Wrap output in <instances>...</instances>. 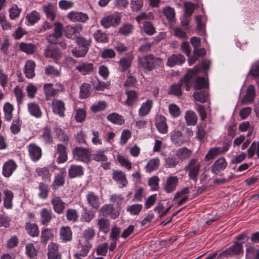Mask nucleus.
Segmentation results:
<instances>
[{
	"mask_svg": "<svg viewBox=\"0 0 259 259\" xmlns=\"http://www.w3.org/2000/svg\"><path fill=\"white\" fill-rule=\"evenodd\" d=\"M17 167L16 163L12 159H10L4 163L2 174L6 178L11 176Z\"/></svg>",
	"mask_w": 259,
	"mask_h": 259,
	"instance_id": "2eb2a0df",
	"label": "nucleus"
},
{
	"mask_svg": "<svg viewBox=\"0 0 259 259\" xmlns=\"http://www.w3.org/2000/svg\"><path fill=\"white\" fill-rule=\"evenodd\" d=\"M190 193L188 187H185L181 191H178L175 195L174 200L177 201L178 205H181L186 202L188 199V194Z\"/></svg>",
	"mask_w": 259,
	"mask_h": 259,
	"instance_id": "a211bd4d",
	"label": "nucleus"
},
{
	"mask_svg": "<svg viewBox=\"0 0 259 259\" xmlns=\"http://www.w3.org/2000/svg\"><path fill=\"white\" fill-rule=\"evenodd\" d=\"M160 165V160L158 157L151 159L145 166V169L147 172L152 171L158 169Z\"/></svg>",
	"mask_w": 259,
	"mask_h": 259,
	"instance_id": "49530a36",
	"label": "nucleus"
},
{
	"mask_svg": "<svg viewBox=\"0 0 259 259\" xmlns=\"http://www.w3.org/2000/svg\"><path fill=\"white\" fill-rule=\"evenodd\" d=\"M162 64L163 61L161 59L154 57L152 55L139 57L138 60V68L142 69L145 72L151 71Z\"/></svg>",
	"mask_w": 259,
	"mask_h": 259,
	"instance_id": "7ed1b4c3",
	"label": "nucleus"
},
{
	"mask_svg": "<svg viewBox=\"0 0 259 259\" xmlns=\"http://www.w3.org/2000/svg\"><path fill=\"white\" fill-rule=\"evenodd\" d=\"M99 215L104 217L109 216L111 219H115L119 215V212L114 209L112 204H105L99 210Z\"/></svg>",
	"mask_w": 259,
	"mask_h": 259,
	"instance_id": "9d476101",
	"label": "nucleus"
},
{
	"mask_svg": "<svg viewBox=\"0 0 259 259\" xmlns=\"http://www.w3.org/2000/svg\"><path fill=\"white\" fill-rule=\"evenodd\" d=\"M40 222L43 225L47 226L51 222L52 219V212L51 210L44 208L40 211Z\"/></svg>",
	"mask_w": 259,
	"mask_h": 259,
	"instance_id": "473e14b6",
	"label": "nucleus"
},
{
	"mask_svg": "<svg viewBox=\"0 0 259 259\" xmlns=\"http://www.w3.org/2000/svg\"><path fill=\"white\" fill-rule=\"evenodd\" d=\"M182 78L180 80V83L177 84H174L170 86V89L168 92L170 94H174L176 96H179L182 95L181 88L182 84H184V81L181 82Z\"/></svg>",
	"mask_w": 259,
	"mask_h": 259,
	"instance_id": "6e6d98bb",
	"label": "nucleus"
},
{
	"mask_svg": "<svg viewBox=\"0 0 259 259\" xmlns=\"http://www.w3.org/2000/svg\"><path fill=\"white\" fill-rule=\"evenodd\" d=\"M94 37L98 42L105 43L108 40L107 34L100 30H98L94 33Z\"/></svg>",
	"mask_w": 259,
	"mask_h": 259,
	"instance_id": "052dcab7",
	"label": "nucleus"
},
{
	"mask_svg": "<svg viewBox=\"0 0 259 259\" xmlns=\"http://www.w3.org/2000/svg\"><path fill=\"white\" fill-rule=\"evenodd\" d=\"M107 119L112 123L118 125H122L124 123V119L122 116L116 113L109 114Z\"/></svg>",
	"mask_w": 259,
	"mask_h": 259,
	"instance_id": "de8ad7c7",
	"label": "nucleus"
},
{
	"mask_svg": "<svg viewBox=\"0 0 259 259\" xmlns=\"http://www.w3.org/2000/svg\"><path fill=\"white\" fill-rule=\"evenodd\" d=\"M54 32L47 37L48 41L52 44H56L57 39L62 36L63 25L62 24L56 22L55 23Z\"/></svg>",
	"mask_w": 259,
	"mask_h": 259,
	"instance_id": "dca6fc26",
	"label": "nucleus"
},
{
	"mask_svg": "<svg viewBox=\"0 0 259 259\" xmlns=\"http://www.w3.org/2000/svg\"><path fill=\"white\" fill-rule=\"evenodd\" d=\"M99 231L107 234L110 230V221L109 219L103 217L99 218L97 223Z\"/></svg>",
	"mask_w": 259,
	"mask_h": 259,
	"instance_id": "bb28decb",
	"label": "nucleus"
},
{
	"mask_svg": "<svg viewBox=\"0 0 259 259\" xmlns=\"http://www.w3.org/2000/svg\"><path fill=\"white\" fill-rule=\"evenodd\" d=\"M14 110L13 106L9 102H7L4 105L3 110L5 114L4 118L6 120L10 121L12 119Z\"/></svg>",
	"mask_w": 259,
	"mask_h": 259,
	"instance_id": "a18cd8bd",
	"label": "nucleus"
},
{
	"mask_svg": "<svg viewBox=\"0 0 259 259\" xmlns=\"http://www.w3.org/2000/svg\"><path fill=\"white\" fill-rule=\"evenodd\" d=\"M26 19L28 25H32L40 19V15L36 11L33 10L26 15Z\"/></svg>",
	"mask_w": 259,
	"mask_h": 259,
	"instance_id": "37998d69",
	"label": "nucleus"
},
{
	"mask_svg": "<svg viewBox=\"0 0 259 259\" xmlns=\"http://www.w3.org/2000/svg\"><path fill=\"white\" fill-rule=\"evenodd\" d=\"M27 109L29 114L36 118L42 117V113L38 104L35 102H30L27 104Z\"/></svg>",
	"mask_w": 259,
	"mask_h": 259,
	"instance_id": "4be33fe9",
	"label": "nucleus"
},
{
	"mask_svg": "<svg viewBox=\"0 0 259 259\" xmlns=\"http://www.w3.org/2000/svg\"><path fill=\"white\" fill-rule=\"evenodd\" d=\"M44 91L47 101L50 100L52 97H54L58 94V92L56 89L53 88L52 83H46L44 85Z\"/></svg>",
	"mask_w": 259,
	"mask_h": 259,
	"instance_id": "72a5a7b5",
	"label": "nucleus"
},
{
	"mask_svg": "<svg viewBox=\"0 0 259 259\" xmlns=\"http://www.w3.org/2000/svg\"><path fill=\"white\" fill-rule=\"evenodd\" d=\"M155 125L160 133L165 134L167 133L168 126L166 122V119L163 116L159 115L157 116Z\"/></svg>",
	"mask_w": 259,
	"mask_h": 259,
	"instance_id": "5701e85b",
	"label": "nucleus"
},
{
	"mask_svg": "<svg viewBox=\"0 0 259 259\" xmlns=\"http://www.w3.org/2000/svg\"><path fill=\"white\" fill-rule=\"evenodd\" d=\"M80 245L81 249L79 251L74 255L76 259H81L80 256H86L92 246V244L89 241L85 242L83 245L80 243Z\"/></svg>",
	"mask_w": 259,
	"mask_h": 259,
	"instance_id": "4c0bfd02",
	"label": "nucleus"
},
{
	"mask_svg": "<svg viewBox=\"0 0 259 259\" xmlns=\"http://www.w3.org/2000/svg\"><path fill=\"white\" fill-rule=\"evenodd\" d=\"M199 71L197 67L188 71L181 82L184 81V85L187 91H189L194 84V88L196 90L207 88L208 86V82L203 77H196V74Z\"/></svg>",
	"mask_w": 259,
	"mask_h": 259,
	"instance_id": "f257e3e1",
	"label": "nucleus"
},
{
	"mask_svg": "<svg viewBox=\"0 0 259 259\" xmlns=\"http://www.w3.org/2000/svg\"><path fill=\"white\" fill-rule=\"evenodd\" d=\"M76 69L82 75L88 74L93 71V64L91 63H82L77 66Z\"/></svg>",
	"mask_w": 259,
	"mask_h": 259,
	"instance_id": "ea45409f",
	"label": "nucleus"
},
{
	"mask_svg": "<svg viewBox=\"0 0 259 259\" xmlns=\"http://www.w3.org/2000/svg\"><path fill=\"white\" fill-rule=\"evenodd\" d=\"M255 153L256 154L257 158L259 159V141L253 142L247 149V157L249 158H251Z\"/></svg>",
	"mask_w": 259,
	"mask_h": 259,
	"instance_id": "603ef678",
	"label": "nucleus"
},
{
	"mask_svg": "<svg viewBox=\"0 0 259 259\" xmlns=\"http://www.w3.org/2000/svg\"><path fill=\"white\" fill-rule=\"evenodd\" d=\"M81 30V27L79 25H67L64 29L65 35L67 37L71 39L76 36Z\"/></svg>",
	"mask_w": 259,
	"mask_h": 259,
	"instance_id": "aec40b11",
	"label": "nucleus"
},
{
	"mask_svg": "<svg viewBox=\"0 0 259 259\" xmlns=\"http://www.w3.org/2000/svg\"><path fill=\"white\" fill-rule=\"evenodd\" d=\"M35 64L33 61L28 60L26 62L24 72L27 78H32L35 76Z\"/></svg>",
	"mask_w": 259,
	"mask_h": 259,
	"instance_id": "2f4dec72",
	"label": "nucleus"
},
{
	"mask_svg": "<svg viewBox=\"0 0 259 259\" xmlns=\"http://www.w3.org/2000/svg\"><path fill=\"white\" fill-rule=\"evenodd\" d=\"M93 89L97 91H103L108 89L110 85L109 81L103 82L97 78H93L91 81Z\"/></svg>",
	"mask_w": 259,
	"mask_h": 259,
	"instance_id": "a19ab883",
	"label": "nucleus"
},
{
	"mask_svg": "<svg viewBox=\"0 0 259 259\" xmlns=\"http://www.w3.org/2000/svg\"><path fill=\"white\" fill-rule=\"evenodd\" d=\"M200 162L195 158L191 159L184 169L188 172L189 178L195 182L198 180V176L201 167Z\"/></svg>",
	"mask_w": 259,
	"mask_h": 259,
	"instance_id": "20e7f679",
	"label": "nucleus"
},
{
	"mask_svg": "<svg viewBox=\"0 0 259 259\" xmlns=\"http://www.w3.org/2000/svg\"><path fill=\"white\" fill-rule=\"evenodd\" d=\"M117 159L122 167H124L127 170L132 169V162L129 160L128 158L118 154L117 155Z\"/></svg>",
	"mask_w": 259,
	"mask_h": 259,
	"instance_id": "4d7b16f0",
	"label": "nucleus"
},
{
	"mask_svg": "<svg viewBox=\"0 0 259 259\" xmlns=\"http://www.w3.org/2000/svg\"><path fill=\"white\" fill-rule=\"evenodd\" d=\"M27 233L31 237L38 236L39 233L38 228L35 224L28 223L25 225Z\"/></svg>",
	"mask_w": 259,
	"mask_h": 259,
	"instance_id": "3c124183",
	"label": "nucleus"
},
{
	"mask_svg": "<svg viewBox=\"0 0 259 259\" xmlns=\"http://www.w3.org/2000/svg\"><path fill=\"white\" fill-rule=\"evenodd\" d=\"M179 184V179L177 176H169L164 184L163 189L167 193H171L176 190Z\"/></svg>",
	"mask_w": 259,
	"mask_h": 259,
	"instance_id": "4468645a",
	"label": "nucleus"
},
{
	"mask_svg": "<svg viewBox=\"0 0 259 259\" xmlns=\"http://www.w3.org/2000/svg\"><path fill=\"white\" fill-rule=\"evenodd\" d=\"M227 165V162L224 157L217 159L211 167V171L214 175H218L220 172L224 170Z\"/></svg>",
	"mask_w": 259,
	"mask_h": 259,
	"instance_id": "6ab92c4d",
	"label": "nucleus"
},
{
	"mask_svg": "<svg viewBox=\"0 0 259 259\" xmlns=\"http://www.w3.org/2000/svg\"><path fill=\"white\" fill-rule=\"evenodd\" d=\"M95 215V213L93 211L89 210L84 207L81 214L80 221L83 223H89L94 218Z\"/></svg>",
	"mask_w": 259,
	"mask_h": 259,
	"instance_id": "c03bdc74",
	"label": "nucleus"
},
{
	"mask_svg": "<svg viewBox=\"0 0 259 259\" xmlns=\"http://www.w3.org/2000/svg\"><path fill=\"white\" fill-rule=\"evenodd\" d=\"M44 11L47 18L53 21L56 17V11L54 6L51 4L44 7Z\"/></svg>",
	"mask_w": 259,
	"mask_h": 259,
	"instance_id": "09e8293b",
	"label": "nucleus"
},
{
	"mask_svg": "<svg viewBox=\"0 0 259 259\" xmlns=\"http://www.w3.org/2000/svg\"><path fill=\"white\" fill-rule=\"evenodd\" d=\"M107 107V104L105 101H101L94 104L91 107V111L94 113L104 110Z\"/></svg>",
	"mask_w": 259,
	"mask_h": 259,
	"instance_id": "774afa93",
	"label": "nucleus"
},
{
	"mask_svg": "<svg viewBox=\"0 0 259 259\" xmlns=\"http://www.w3.org/2000/svg\"><path fill=\"white\" fill-rule=\"evenodd\" d=\"M3 193L4 194L3 198L4 206L6 209H11L13 207L14 194L11 191L7 189L4 190Z\"/></svg>",
	"mask_w": 259,
	"mask_h": 259,
	"instance_id": "c756f323",
	"label": "nucleus"
},
{
	"mask_svg": "<svg viewBox=\"0 0 259 259\" xmlns=\"http://www.w3.org/2000/svg\"><path fill=\"white\" fill-rule=\"evenodd\" d=\"M154 18L151 12L141 13L136 17L135 19L139 24H142L141 30L148 35L154 34L156 31L155 28L151 22Z\"/></svg>",
	"mask_w": 259,
	"mask_h": 259,
	"instance_id": "f03ea898",
	"label": "nucleus"
},
{
	"mask_svg": "<svg viewBox=\"0 0 259 259\" xmlns=\"http://www.w3.org/2000/svg\"><path fill=\"white\" fill-rule=\"evenodd\" d=\"M53 237V233L52 231L48 228H44L42 229L41 233V241L45 243H46L48 241Z\"/></svg>",
	"mask_w": 259,
	"mask_h": 259,
	"instance_id": "0e129e2a",
	"label": "nucleus"
},
{
	"mask_svg": "<svg viewBox=\"0 0 259 259\" xmlns=\"http://www.w3.org/2000/svg\"><path fill=\"white\" fill-rule=\"evenodd\" d=\"M194 100L201 103L206 102L208 98L207 91H203L201 92H195L193 95Z\"/></svg>",
	"mask_w": 259,
	"mask_h": 259,
	"instance_id": "5fc2aeb1",
	"label": "nucleus"
},
{
	"mask_svg": "<svg viewBox=\"0 0 259 259\" xmlns=\"http://www.w3.org/2000/svg\"><path fill=\"white\" fill-rule=\"evenodd\" d=\"M86 200L88 205L95 210L98 209L102 204L99 196L92 191L89 192L87 194Z\"/></svg>",
	"mask_w": 259,
	"mask_h": 259,
	"instance_id": "f8f14e48",
	"label": "nucleus"
},
{
	"mask_svg": "<svg viewBox=\"0 0 259 259\" xmlns=\"http://www.w3.org/2000/svg\"><path fill=\"white\" fill-rule=\"evenodd\" d=\"M112 178L120 188L125 187L128 184L126 174L120 170H113Z\"/></svg>",
	"mask_w": 259,
	"mask_h": 259,
	"instance_id": "9b49d317",
	"label": "nucleus"
},
{
	"mask_svg": "<svg viewBox=\"0 0 259 259\" xmlns=\"http://www.w3.org/2000/svg\"><path fill=\"white\" fill-rule=\"evenodd\" d=\"M27 149L30 159L33 161H37L42 156L41 149L35 143H31L28 145Z\"/></svg>",
	"mask_w": 259,
	"mask_h": 259,
	"instance_id": "ddd939ff",
	"label": "nucleus"
},
{
	"mask_svg": "<svg viewBox=\"0 0 259 259\" xmlns=\"http://www.w3.org/2000/svg\"><path fill=\"white\" fill-rule=\"evenodd\" d=\"M51 204L54 211L57 214H62L65 208V202L59 196L54 195L51 199Z\"/></svg>",
	"mask_w": 259,
	"mask_h": 259,
	"instance_id": "f3484780",
	"label": "nucleus"
},
{
	"mask_svg": "<svg viewBox=\"0 0 259 259\" xmlns=\"http://www.w3.org/2000/svg\"><path fill=\"white\" fill-rule=\"evenodd\" d=\"M255 97V89L253 85H249L246 90V93L241 100L242 104L252 103Z\"/></svg>",
	"mask_w": 259,
	"mask_h": 259,
	"instance_id": "cd10ccee",
	"label": "nucleus"
},
{
	"mask_svg": "<svg viewBox=\"0 0 259 259\" xmlns=\"http://www.w3.org/2000/svg\"><path fill=\"white\" fill-rule=\"evenodd\" d=\"M48 259H61V255L58 251V246L54 243L51 242L48 245Z\"/></svg>",
	"mask_w": 259,
	"mask_h": 259,
	"instance_id": "393cba45",
	"label": "nucleus"
},
{
	"mask_svg": "<svg viewBox=\"0 0 259 259\" xmlns=\"http://www.w3.org/2000/svg\"><path fill=\"white\" fill-rule=\"evenodd\" d=\"M134 29V26L131 24H123L119 29L118 32L123 35L131 34Z\"/></svg>",
	"mask_w": 259,
	"mask_h": 259,
	"instance_id": "338daca9",
	"label": "nucleus"
},
{
	"mask_svg": "<svg viewBox=\"0 0 259 259\" xmlns=\"http://www.w3.org/2000/svg\"><path fill=\"white\" fill-rule=\"evenodd\" d=\"M56 149V154L58 155L57 158V162L62 163L66 161L68 158L66 147L63 144H59L57 145Z\"/></svg>",
	"mask_w": 259,
	"mask_h": 259,
	"instance_id": "412c9836",
	"label": "nucleus"
},
{
	"mask_svg": "<svg viewBox=\"0 0 259 259\" xmlns=\"http://www.w3.org/2000/svg\"><path fill=\"white\" fill-rule=\"evenodd\" d=\"M38 196L39 198L46 199L48 196L49 186L47 184L40 183L38 185Z\"/></svg>",
	"mask_w": 259,
	"mask_h": 259,
	"instance_id": "bf43d9fd",
	"label": "nucleus"
},
{
	"mask_svg": "<svg viewBox=\"0 0 259 259\" xmlns=\"http://www.w3.org/2000/svg\"><path fill=\"white\" fill-rule=\"evenodd\" d=\"M66 217L68 221L74 223L77 221L79 215L76 209L70 208L66 210Z\"/></svg>",
	"mask_w": 259,
	"mask_h": 259,
	"instance_id": "13d9d810",
	"label": "nucleus"
},
{
	"mask_svg": "<svg viewBox=\"0 0 259 259\" xmlns=\"http://www.w3.org/2000/svg\"><path fill=\"white\" fill-rule=\"evenodd\" d=\"M185 61V58L181 54H173L167 59L166 65L173 67L176 65H181Z\"/></svg>",
	"mask_w": 259,
	"mask_h": 259,
	"instance_id": "b1692460",
	"label": "nucleus"
},
{
	"mask_svg": "<svg viewBox=\"0 0 259 259\" xmlns=\"http://www.w3.org/2000/svg\"><path fill=\"white\" fill-rule=\"evenodd\" d=\"M183 134L181 131H175L171 133V141L175 145H180L185 143L182 139Z\"/></svg>",
	"mask_w": 259,
	"mask_h": 259,
	"instance_id": "8fccbe9b",
	"label": "nucleus"
},
{
	"mask_svg": "<svg viewBox=\"0 0 259 259\" xmlns=\"http://www.w3.org/2000/svg\"><path fill=\"white\" fill-rule=\"evenodd\" d=\"M35 46L32 44H26L21 42L20 44V49L27 54H32L35 51Z\"/></svg>",
	"mask_w": 259,
	"mask_h": 259,
	"instance_id": "e2e57ef3",
	"label": "nucleus"
},
{
	"mask_svg": "<svg viewBox=\"0 0 259 259\" xmlns=\"http://www.w3.org/2000/svg\"><path fill=\"white\" fill-rule=\"evenodd\" d=\"M185 119L188 125H195L197 121V116L196 113L192 110H188L185 115Z\"/></svg>",
	"mask_w": 259,
	"mask_h": 259,
	"instance_id": "79ce46f5",
	"label": "nucleus"
},
{
	"mask_svg": "<svg viewBox=\"0 0 259 259\" xmlns=\"http://www.w3.org/2000/svg\"><path fill=\"white\" fill-rule=\"evenodd\" d=\"M52 112L54 114L63 118L65 116L66 110L65 103L59 99H54L51 104Z\"/></svg>",
	"mask_w": 259,
	"mask_h": 259,
	"instance_id": "6e6552de",
	"label": "nucleus"
},
{
	"mask_svg": "<svg viewBox=\"0 0 259 259\" xmlns=\"http://www.w3.org/2000/svg\"><path fill=\"white\" fill-rule=\"evenodd\" d=\"M125 94L127 96V98L124 102L125 105L128 106H131L137 102L138 98V94L137 92L133 90H128L126 91Z\"/></svg>",
	"mask_w": 259,
	"mask_h": 259,
	"instance_id": "e433bc0d",
	"label": "nucleus"
},
{
	"mask_svg": "<svg viewBox=\"0 0 259 259\" xmlns=\"http://www.w3.org/2000/svg\"><path fill=\"white\" fill-rule=\"evenodd\" d=\"M225 251L229 256L239 254L243 252L242 242L237 241Z\"/></svg>",
	"mask_w": 259,
	"mask_h": 259,
	"instance_id": "f704fd0d",
	"label": "nucleus"
},
{
	"mask_svg": "<svg viewBox=\"0 0 259 259\" xmlns=\"http://www.w3.org/2000/svg\"><path fill=\"white\" fill-rule=\"evenodd\" d=\"M73 157L74 159L88 163L91 160V152L88 148L77 147L72 150Z\"/></svg>",
	"mask_w": 259,
	"mask_h": 259,
	"instance_id": "39448f33",
	"label": "nucleus"
},
{
	"mask_svg": "<svg viewBox=\"0 0 259 259\" xmlns=\"http://www.w3.org/2000/svg\"><path fill=\"white\" fill-rule=\"evenodd\" d=\"M83 175V167L78 165H71L68 169V177L70 178H74L80 177Z\"/></svg>",
	"mask_w": 259,
	"mask_h": 259,
	"instance_id": "c85d7f7f",
	"label": "nucleus"
},
{
	"mask_svg": "<svg viewBox=\"0 0 259 259\" xmlns=\"http://www.w3.org/2000/svg\"><path fill=\"white\" fill-rule=\"evenodd\" d=\"M121 20L120 14L115 13L104 16L101 20V24L105 28L116 27L119 25Z\"/></svg>",
	"mask_w": 259,
	"mask_h": 259,
	"instance_id": "423d86ee",
	"label": "nucleus"
},
{
	"mask_svg": "<svg viewBox=\"0 0 259 259\" xmlns=\"http://www.w3.org/2000/svg\"><path fill=\"white\" fill-rule=\"evenodd\" d=\"M86 117L85 109L76 108L74 109V118L77 122H82Z\"/></svg>",
	"mask_w": 259,
	"mask_h": 259,
	"instance_id": "864d4df0",
	"label": "nucleus"
},
{
	"mask_svg": "<svg viewBox=\"0 0 259 259\" xmlns=\"http://www.w3.org/2000/svg\"><path fill=\"white\" fill-rule=\"evenodd\" d=\"M153 106V101L147 100L145 102L143 103L139 110V115L144 117L148 115Z\"/></svg>",
	"mask_w": 259,
	"mask_h": 259,
	"instance_id": "c9c22d12",
	"label": "nucleus"
},
{
	"mask_svg": "<svg viewBox=\"0 0 259 259\" xmlns=\"http://www.w3.org/2000/svg\"><path fill=\"white\" fill-rule=\"evenodd\" d=\"M66 171L64 170H61L59 173L55 174L54 180L52 184L53 189H57L58 187L63 185L65 182V177Z\"/></svg>",
	"mask_w": 259,
	"mask_h": 259,
	"instance_id": "a878e982",
	"label": "nucleus"
},
{
	"mask_svg": "<svg viewBox=\"0 0 259 259\" xmlns=\"http://www.w3.org/2000/svg\"><path fill=\"white\" fill-rule=\"evenodd\" d=\"M142 208L143 206L142 204H135L127 206L126 211L131 215H138L141 212Z\"/></svg>",
	"mask_w": 259,
	"mask_h": 259,
	"instance_id": "680f3d73",
	"label": "nucleus"
},
{
	"mask_svg": "<svg viewBox=\"0 0 259 259\" xmlns=\"http://www.w3.org/2000/svg\"><path fill=\"white\" fill-rule=\"evenodd\" d=\"M44 55L46 58L52 59L56 63H58L62 57V53L60 49L53 45H48L46 48Z\"/></svg>",
	"mask_w": 259,
	"mask_h": 259,
	"instance_id": "0eeeda50",
	"label": "nucleus"
},
{
	"mask_svg": "<svg viewBox=\"0 0 259 259\" xmlns=\"http://www.w3.org/2000/svg\"><path fill=\"white\" fill-rule=\"evenodd\" d=\"M67 18L73 22L85 23L89 17L87 14L78 11H71L67 14Z\"/></svg>",
	"mask_w": 259,
	"mask_h": 259,
	"instance_id": "1a4fd4ad",
	"label": "nucleus"
},
{
	"mask_svg": "<svg viewBox=\"0 0 259 259\" xmlns=\"http://www.w3.org/2000/svg\"><path fill=\"white\" fill-rule=\"evenodd\" d=\"M192 154V151L186 147L178 149L176 152V155L179 159L183 161L188 159Z\"/></svg>",
	"mask_w": 259,
	"mask_h": 259,
	"instance_id": "7c9ffc66",
	"label": "nucleus"
},
{
	"mask_svg": "<svg viewBox=\"0 0 259 259\" xmlns=\"http://www.w3.org/2000/svg\"><path fill=\"white\" fill-rule=\"evenodd\" d=\"M163 12L164 15L169 21H174L175 18V12L174 8L170 7H164L163 9Z\"/></svg>",
	"mask_w": 259,
	"mask_h": 259,
	"instance_id": "69168bd1",
	"label": "nucleus"
},
{
	"mask_svg": "<svg viewBox=\"0 0 259 259\" xmlns=\"http://www.w3.org/2000/svg\"><path fill=\"white\" fill-rule=\"evenodd\" d=\"M60 238L64 242L69 241L72 239V232L70 227H62L60 230Z\"/></svg>",
	"mask_w": 259,
	"mask_h": 259,
	"instance_id": "58836bf2",
	"label": "nucleus"
}]
</instances>
